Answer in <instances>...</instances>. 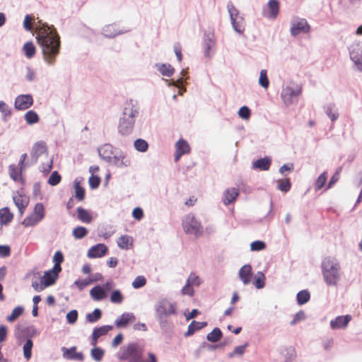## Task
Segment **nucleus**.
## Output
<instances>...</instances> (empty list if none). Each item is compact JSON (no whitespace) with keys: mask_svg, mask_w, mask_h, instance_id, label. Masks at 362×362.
Returning a JSON list of instances; mask_svg holds the SVG:
<instances>
[{"mask_svg":"<svg viewBox=\"0 0 362 362\" xmlns=\"http://www.w3.org/2000/svg\"><path fill=\"white\" fill-rule=\"evenodd\" d=\"M46 27L39 29L36 38L42 49L44 60L49 65H52L59 52V36L54 28Z\"/></svg>","mask_w":362,"mask_h":362,"instance_id":"1","label":"nucleus"},{"mask_svg":"<svg viewBox=\"0 0 362 362\" xmlns=\"http://www.w3.org/2000/svg\"><path fill=\"white\" fill-rule=\"evenodd\" d=\"M155 315L162 329H167L173 325L170 317L177 313V303L167 298L158 300L154 306Z\"/></svg>","mask_w":362,"mask_h":362,"instance_id":"2","label":"nucleus"},{"mask_svg":"<svg viewBox=\"0 0 362 362\" xmlns=\"http://www.w3.org/2000/svg\"><path fill=\"white\" fill-rule=\"evenodd\" d=\"M139 113V107L136 101L129 100L124 103L122 116L118 125V131L122 135H129L132 133Z\"/></svg>","mask_w":362,"mask_h":362,"instance_id":"3","label":"nucleus"},{"mask_svg":"<svg viewBox=\"0 0 362 362\" xmlns=\"http://www.w3.org/2000/svg\"><path fill=\"white\" fill-rule=\"evenodd\" d=\"M321 268L325 283L328 286H336L340 279L339 261L334 257H327L322 260Z\"/></svg>","mask_w":362,"mask_h":362,"instance_id":"4","label":"nucleus"},{"mask_svg":"<svg viewBox=\"0 0 362 362\" xmlns=\"http://www.w3.org/2000/svg\"><path fill=\"white\" fill-rule=\"evenodd\" d=\"M144 349L136 343H130L120 349L119 359L127 362H146L144 358Z\"/></svg>","mask_w":362,"mask_h":362,"instance_id":"5","label":"nucleus"},{"mask_svg":"<svg viewBox=\"0 0 362 362\" xmlns=\"http://www.w3.org/2000/svg\"><path fill=\"white\" fill-rule=\"evenodd\" d=\"M182 226L184 231L187 234L199 237L203 233L200 223L196 220L194 216L192 214H189L185 216L182 220Z\"/></svg>","mask_w":362,"mask_h":362,"instance_id":"6","label":"nucleus"},{"mask_svg":"<svg viewBox=\"0 0 362 362\" xmlns=\"http://www.w3.org/2000/svg\"><path fill=\"white\" fill-rule=\"evenodd\" d=\"M45 217V208L42 203H37L34 207L33 212L24 218L22 222L25 227H30L37 225Z\"/></svg>","mask_w":362,"mask_h":362,"instance_id":"7","label":"nucleus"},{"mask_svg":"<svg viewBox=\"0 0 362 362\" xmlns=\"http://www.w3.org/2000/svg\"><path fill=\"white\" fill-rule=\"evenodd\" d=\"M302 91L301 86H296V87L286 86L283 88L281 91V98L286 105H290L295 102H297L298 97L300 95Z\"/></svg>","mask_w":362,"mask_h":362,"instance_id":"8","label":"nucleus"},{"mask_svg":"<svg viewBox=\"0 0 362 362\" xmlns=\"http://www.w3.org/2000/svg\"><path fill=\"white\" fill-rule=\"evenodd\" d=\"M349 54L356 69L362 72V43L356 42L353 44L351 46Z\"/></svg>","mask_w":362,"mask_h":362,"instance_id":"9","label":"nucleus"},{"mask_svg":"<svg viewBox=\"0 0 362 362\" xmlns=\"http://www.w3.org/2000/svg\"><path fill=\"white\" fill-rule=\"evenodd\" d=\"M45 153L47 155L46 143L43 141L36 142L33 145L30 153L31 164L36 163L38 158Z\"/></svg>","mask_w":362,"mask_h":362,"instance_id":"10","label":"nucleus"},{"mask_svg":"<svg viewBox=\"0 0 362 362\" xmlns=\"http://www.w3.org/2000/svg\"><path fill=\"white\" fill-rule=\"evenodd\" d=\"M309 30L310 25L304 18L298 19L292 23L291 33L293 36H296L300 33H307Z\"/></svg>","mask_w":362,"mask_h":362,"instance_id":"11","label":"nucleus"},{"mask_svg":"<svg viewBox=\"0 0 362 362\" xmlns=\"http://www.w3.org/2000/svg\"><path fill=\"white\" fill-rule=\"evenodd\" d=\"M33 104V98L31 95H20L15 100V107L17 110H24L30 107Z\"/></svg>","mask_w":362,"mask_h":362,"instance_id":"12","label":"nucleus"},{"mask_svg":"<svg viewBox=\"0 0 362 362\" xmlns=\"http://www.w3.org/2000/svg\"><path fill=\"white\" fill-rule=\"evenodd\" d=\"M204 55L206 57H210V49L211 47L215 45V37L214 31L209 30L207 32H204Z\"/></svg>","mask_w":362,"mask_h":362,"instance_id":"13","label":"nucleus"},{"mask_svg":"<svg viewBox=\"0 0 362 362\" xmlns=\"http://www.w3.org/2000/svg\"><path fill=\"white\" fill-rule=\"evenodd\" d=\"M351 320V317L349 315L338 316L330 322V327L332 329H344L346 327Z\"/></svg>","mask_w":362,"mask_h":362,"instance_id":"14","label":"nucleus"},{"mask_svg":"<svg viewBox=\"0 0 362 362\" xmlns=\"http://www.w3.org/2000/svg\"><path fill=\"white\" fill-rule=\"evenodd\" d=\"M107 247L102 243L97 244L91 247L88 251V257L89 258L101 257L105 255Z\"/></svg>","mask_w":362,"mask_h":362,"instance_id":"15","label":"nucleus"},{"mask_svg":"<svg viewBox=\"0 0 362 362\" xmlns=\"http://www.w3.org/2000/svg\"><path fill=\"white\" fill-rule=\"evenodd\" d=\"M76 347L73 346L69 349L63 347L62 351H63L64 358L69 360H75L82 361L83 360V355L81 352H76Z\"/></svg>","mask_w":362,"mask_h":362,"instance_id":"16","label":"nucleus"},{"mask_svg":"<svg viewBox=\"0 0 362 362\" xmlns=\"http://www.w3.org/2000/svg\"><path fill=\"white\" fill-rule=\"evenodd\" d=\"M240 280L244 285H247L250 283L252 276V267L250 264H245L243 266L238 273Z\"/></svg>","mask_w":362,"mask_h":362,"instance_id":"17","label":"nucleus"},{"mask_svg":"<svg viewBox=\"0 0 362 362\" xmlns=\"http://www.w3.org/2000/svg\"><path fill=\"white\" fill-rule=\"evenodd\" d=\"M13 199L15 205L18 209L20 215L22 216L24 213L25 209L28 205V198L25 195L18 194L13 197Z\"/></svg>","mask_w":362,"mask_h":362,"instance_id":"18","label":"nucleus"},{"mask_svg":"<svg viewBox=\"0 0 362 362\" xmlns=\"http://www.w3.org/2000/svg\"><path fill=\"white\" fill-rule=\"evenodd\" d=\"M112 148L113 147L110 144H104L100 146L98 148L99 156L103 160L107 163L111 162L113 157Z\"/></svg>","mask_w":362,"mask_h":362,"instance_id":"19","label":"nucleus"},{"mask_svg":"<svg viewBox=\"0 0 362 362\" xmlns=\"http://www.w3.org/2000/svg\"><path fill=\"white\" fill-rule=\"evenodd\" d=\"M239 194L238 189L233 187L227 189L223 193V202L225 205H228L232 203Z\"/></svg>","mask_w":362,"mask_h":362,"instance_id":"20","label":"nucleus"},{"mask_svg":"<svg viewBox=\"0 0 362 362\" xmlns=\"http://www.w3.org/2000/svg\"><path fill=\"white\" fill-rule=\"evenodd\" d=\"M207 325L206 322H197L193 320L188 326L187 331L185 333V337L192 336L196 331H198Z\"/></svg>","mask_w":362,"mask_h":362,"instance_id":"21","label":"nucleus"},{"mask_svg":"<svg viewBox=\"0 0 362 362\" xmlns=\"http://www.w3.org/2000/svg\"><path fill=\"white\" fill-rule=\"evenodd\" d=\"M109 163L117 167H127L130 165V160L122 153L118 156H113L112 160Z\"/></svg>","mask_w":362,"mask_h":362,"instance_id":"22","label":"nucleus"},{"mask_svg":"<svg viewBox=\"0 0 362 362\" xmlns=\"http://www.w3.org/2000/svg\"><path fill=\"white\" fill-rule=\"evenodd\" d=\"M132 320H135V317L133 313H123L115 320V325L117 327H124Z\"/></svg>","mask_w":362,"mask_h":362,"instance_id":"23","label":"nucleus"},{"mask_svg":"<svg viewBox=\"0 0 362 362\" xmlns=\"http://www.w3.org/2000/svg\"><path fill=\"white\" fill-rule=\"evenodd\" d=\"M90 295L91 298L96 301L104 299L107 296L105 290L100 286L93 287L90 291Z\"/></svg>","mask_w":362,"mask_h":362,"instance_id":"24","label":"nucleus"},{"mask_svg":"<svg viewBox=\"0 0 362 362\" xmlns=\"http://www.w3.org/2000/svg\"><path fill=\"white\" fill-rule=\"evenodd\" d=\"M271 165V160L268 157H264L257 160L253 163L252 167L255 169H260L261 170H268Z\"/></svg>","mask_w":362,"mask_h":362,"instance_id":"25","label":"nucleus"},{"mask_svg":"<svg viewBox=\"0 0 362 362\" xmlns=\"http://www.w3.org/2000/svg\"><path fill=\"white\" fill-rule=\"evenodd\" d=\"M13 218V215L9 211L8 207L0 209V223L1 225H7Z\"/></svg>","mask_w":362,"mask_h":362,"instance_id":"26","label":"nucleus"},{"mask_svg":"<svg viewBox=\"0 0 362 362\" xmlns=\"http://www.w3.org/2000/svg\"><path fill=\"white\" fill-rule=\"evenodd\" d=\"M57 279V274H52V272L50 270L45 272V274L42 277V280L47 287L54 284Z\"/></svg>","mask_w":362,"mask_h":362,"instance_id":"27","label":"nucleus"},{"mask_svg":"<svg viewBox=\"0 0 362 362\" xmlns=\"http://www.w3.org/2000/svg\"><path fill=\"white\" fill-rule=\"evenodd\" d=\"M75 197L78 201L82 202L85 199V189L80 185V182L77 180H74Z\"/></svg>","mask_w":362,"mask_h":362,"instance_id":"28","label":"nucleus"},{"mask_svg":"<svg viewBox=\"0 0 362 362\" xmlns=\"http://www.w3.org/2000/svg\"><path fill=\"white\" fill-rule=\"evenodd\" d=\"M78 218L80 221L83 223H90L92 221V216L90 214L83 208H77Z\"/></svg>","mask_w":362,"mask_h":362,"instance_id":"29","label":"nucleus"},{"mask_svg":"<svg viewBox=\"0 0 362 362\" xmlns=\"http://www.w3.org/2000/svg\"><path fill=\"white\" fill-rule=\"evenodd\" d=\"M103 35L107 37H114L120 33L116 29V25H107L103 29Z\"/></svg>","mask_w":362,"mask_h":362,"instance_id":"30","label":"nucleus"},{"mask_svg":"<svg viewBox=\"0 0 362 362\" xmlns=\"http://www.w3.org/2000/svg\"><path fill=\"white\" fill-rule=\"evenodd\" d=\"M222 332L218 327H215L206 336V339L211 342H217L222 337Z\"/></svg>","mask_w":362,"mask_h":362,"instance_id":"31","label":"nucleus"},{"mask_svg":"<svg viewBox=\"0 0 362 362\" xmlns=\"http://www.w3.org/2000/svg\"><path fill=\"white\" fill-rule=\"evenodd\" d=\"M117 245L122 249H128L129 245H132V238L127 235H122L117 240Z\"/></svg>","mask_w":362,"mask_h":362,"instance_id":"32","label":"nucleus"},{"mask_svg":"<svg viewBox=\"0 0 362 362\" xmlns=\"http://www.w3.org/2000/svg\"><path fill=\"white\" fill-rule=\"evenodd\" d=\"M266 276L262 272H258L255 276L254 285L257 289H261L265 286Z\"/></svg>","mask_w":362,"mask_h":362,"instance_id":"33","label":"nucleus"},{"mask_svg":"<svg viewBox=\"0 0 362 362\" xmlns=\"http://www.w3.org/2000/svg\"><path fill=\"white\" fill-rule=\"evenodd\" d=\"M268 7L270 11L269 16L271 18H276L279 13V4L277 0H269L268 2Z\"/></svg>","mask_w":362,"mask_h":362,"instance_id":"34","label":"nucleus"},{"mask_svg":"<svg viewBox=\"0 0 362 362\" xmlns=\"http://www.w3.org/2000/svg\"><path fill=\"white\" fill-rule=\"evenodd\" d=\"M234 30L238 33H243L244 31V23L242 17L230 20Z\"/></svg>","mask_w":362,"mask_h":362,"instance_id":"35","label":"nucleus"},{"mask_svg":"<svg viewBox=\"0 0 362 362\" xmlns=\"http://www.w3.org/2000/svg\"><path fill=\"white\" fill-rule=\"evenodd\" d=\"M325 112L332 122L337 120L339 117V114L335 108V105L333 103H331L326 107Z\"/></svg>","mask_w":362,"mask_h":362,"instance_id":"36","label":"nucleus"},{"mask_svg":"<svg viewBox=\"0 0 362 362\" xmlns=\"http://www.w3.org/2000/svg\"><path fill=\"white\" fill-rule=\"evenodd\" d=\"M23 49L25 57L28 59L33 57L35 54V47L32 42H26L23 45Z\"/></svg>","mask_w":362,"mask_h":362,"instance_id":"37","label":"nucleus"},{"mask_svg":"<svg viewBox=\"0 0 362 362\" xmlns=\"http://www.w3.org/2000/svg\"><path fill=\"white\" fill-rule=\"evenodd\" d=\"M25 119L26 122L30 125L37 123L40 118L35 111L29 110L25 115Z\"/></svg>","mask_w":362,"mask_h":362,"instance_id":"38","label":"nucleus"},{"mask_svg":"<svg viewBox=\"0 0 362 362\" xmlns=\"http://www.w3.org/2000/svg\"><path fill=\"white\" fill-rule=\"evenodd\" d=\"M102 312L99 308H95L91 313L86 315V320L88 322L94 323L101 318Z\"/></svg>","mask_w":362,"mask_h":362,"instance_id":"39","label":"nucleus"},{"mask_svg":"<svg viewBox=\"0 0 362 362\" xmlns=\"http://www.w3.org/2000/svg\"><path fill=\"white\" fill-rule=\"evenodd\" d=\"M88 234V230L83 226H77L73 229L72 235L75 239H82Z\"/></svg>","mask_w":362,"mask_h":362,"instance_id":"40","label":"nucleus"},{"mask_svg":"<svg viewBox=\"0 0 362 362\" xmlns=\"http://www.w3.org/2000/svg\"><path fill=\"white\" fill-rule=\"evenodd\" d=\"M310 298V293L307 290H303L298 293L296 298L299 305H303L307 303Z\"/></svg>","mask_w":362,"mask_h":362,"instance_id":"41","label":"nucleus"},{"mask_svg":"<svg viewBox=\"0 0 362 362\" xmlns=\"http://www.w3.org/2000/svg\"><path fill=\"white\" fill-rule=\"evenodd\" d=\"M33 346V341L30 339H28L23 346V356L27 360L31 358Z\"/></svg>","mask_w":362,"mask_h":362,"instance_id":"42","label":"nucleus"},{"mask_svg":"<svg viewBox=\"0 0 362 362\" xmlns=\"http://www.w3.org/2000/svg\"><path fill=\"white\" fill-rule=\"evenodd\" d=\"M249 346V344L247 342H245L244 344L241 346H235L233 351L228 354L229 358H233L235 356H241L244 354L245 351V349Z\"/></svg>","mask_w":362,"mask_h":362,"instance_id":"43","label":"nucleus"},{"mask_svg":"<svg viewBox=\"0 0 362 362\" xmlns=\"http://www.w3.org/2000/svg\"><path fill=\"white\" fill-rule=\"evenodd\" d=\"M158 70L162 74V75L168 77L171 76L175 71L174 68L171 65L165 64H161Z\"/></svg>","mask_w":362,"mask_h":362,"instance_id":"44","label":"nucleus"},{"mask_svg":"<svg viewBox=\"0 0 362 362\" xmlns=\"http://www.w3.org/2000/svg\"><path fill=\"white\" fill-rule=\"evenodd\" d=\"M104 354H105V351L99 348V347H95L93 349H91L90 351V355L92 356V358L95 361H100L104 356Z\"/></svg>","mask_w":362,"mask_h":362,"instance_id":"45","label":"nucleus"},{"mask_svg":"<svg viewBox=\"0 0 362 362\" xmlns=\"http://www.w3.org/2000/svg\"><path fill=\"white\" fill-rule=\"evenodd\" d=\"M23 313V308L21 306L16 307L10 315L7 317V320L8 322H13L18 317H20Z\"/></svg>","mask_w":362,"mask_h":362,"instance_id":"46","label":"nucleus"},{"mask_svg":"<svg viewBox=\"0 0 362 362\" xmlns=\"http://www.w3.org/2000/svg\"><path fill=\"white\" fill-rule=\"evenodd\" d=\"M266 69H262L259 78V83L264 88H267L269 85Z\"/></svg>","mask_w":362,"mask_h":362,"instance_id":"47","label":"nucleus"},{"mask_svg":"<svg viewBox=\"0 0 362 362\" xmlns=\"http://www.w3.org/2000/svg\"><path fill=\"white\" fill-rule=\"evenodd\" d=\"M112 329L111 325H104L100 327H96L93 329V333L98 337L106 334L109 331Z\"/></svg>","mask_w":362,"mask_h":362,"instance_id":"48","label":"nucleus"},{"mask_svg":"<svg viewBox=\"0 0 362 362\" xmlns=\"http://www.w3.org/2000/svg\"><path fill=\"white\" fill-rule=\"evenodd\" d=\"M176 151L180 152L183 151V154L187 153L189 151V146L186 141L180 139L176 143Z\"/></svg>","mask_w":362,"mask_h":362,"instance_id":"49","label":"nucleus"},{"mask_svg":"<svg viewBox=\"0 0 362 362\" xmlns=\"http://www.w3.org/2000/svg\"><path fill=\"white\" fill-rule=\"evenodd\" d=\"M278 182L277 189L280 191L287 192L290 190L291 185L289 179L280 180Z\"/></svg>","mask_w":362,"mask_h":362,"instance_id":"50","label":"nucleus"},{"mask_svg":"<svg viewBox=\"0 0 362 362\" xmlns=\"http://www.w3.org/2000/svg\"><path fill=\"white\" fill-rule=\"evenodd\" d=\"M327 179V175L326 172L322 173L318 177V178L316 180L315 185V188L316 191L320 190V189H322L324 187L325 184L326 183Z\"/></svg>","mask_w":362,"mask_h":362,"instance_id":"51","label":"nucleus"},{"mask_svg":"<svg viewBox=\"0 0 362 362\" xmlns=\"http://www.w3.org/2000/svg\"><path fill=\"white\" fill-rule=\"evenodd\" d=\"M148 143L141 139H138L134 141L135 148L140 152H145L148 149Z\"/></svg>","mask_w":362,"mask_h":362,"instance_id":"52","label":"nucleus"},{"mask_svg":"<svg viewBox=\"0 0 362 362\" xmlns=\"http://www.w3.org/2000/svg\"><path fill=\"white\" fill-rule=\"evenodd\" d=\"M61 181V175L57 171H54L48 179V184L52 186L58 185Z\"/></svg>","mask_w":362,"mask_h":362,"instance_id":"53","label":"nucleus"},{"mask_svg":"<svg viewBox=\"0 0 362 362\" xmlns=\"http://www.w3.org/2000/svg\"><path fill=\"white\" fill-rule=\"evenodd\" d=\"M10 177L16 182L21 179V175L18 172L17 167L15 165H11L8 167Z\"/></svg>","mask_w":362,"mask_h":362,"instance_id":"54","label":"nucleus"},{"mask_svg":"<svg viewBox=\"0 0 362 362\" xmlns=\"http://www.w3.org/2000/svg\"><path fill=\"white\" fill-rule=\"evenodd\" d=\"M110 300L113 303H121L123 300V296L119 290H115L111 294Z\"/></svg>","mask_w":362,"mask_h":362,"instance_id":"55","label":"nucleus"},{"mask_svg":"<svg viewBox=\"0 0 362 362\" xmlns=\"http://www.w3.org/2000/svg\"><path fill=\"white\" fill-rule=\"evenodd\" d=\"M266 248V244L263 241L256 240L250 244L252 251H260Z\"/></svg>","mask_w":362,"mask_h":362,"instance_id":"56","label":"nucleus"},{"mask_svg":"<svg viewBox=\"0 0 362 362\" xmlns=\"http://www.w3.org/2000/svg\"><path fill=\"white\" fill-rule=\"evenodd\" d=\"M227 8H228V13L230 14V20H233L235 18H240L238 11L231 3L228 4Z\"/></svg>","mask_w":362,"mask_h":362,"instance_id":"57","label":"nucleus"},{"mask_svg":"<svg viewBox=\"0 0 362 362\" xmlns=\"http://www.w3.org/2000/svg\"><path fill=\"white\" fill-rule=\"evenodd\" d=\"M146 283V279L143 276H138L132 282V286L134 288H139L144 286Z\"/></svg>","mask_w":362,"mask_h":362,"instance_id":"58","label":"nucleus"},{"mask_svg":"<svg viewBox=\"0 0 362 362\" xmlns=\"http://www.w3.org/2000/svg\"><path fill=\"white\" fill-rule=\"evenodd\" d=\"M93 281L90 279H86L83 280H76L74 282V285H76L80 291L83 290L87 286L91 284Z\"/></svg>","mask_w":362,"mask_h":362,"instance_id":"59","label":"nucleus"},{"mask_svg":"<svg viewBox=\"0 0 362 362\" xmlns=\"http://www.w3.org/2000/svg\"><path fill=\"white\" fill-rule=\"evenodd\" d=\"M78 319V312L72 310L66 314V320L69 324H74Z\"/></svg>","mask_w":362,"mask_h":362,"instance_id":"60","label":"nucleus"},{"mask_svg":"<svg viewBox=\"0 0 362 362\" xmlns=\"http://www.w3.org/2000/svg\"><path fill=\"white\" fill-rule=\"evenodd\" d=\"M53 161L52 159L49 158L47 161V164H42L39 169L41 172L44 173L45 174H48L52 168Z\"/></svg>","mask_w":362,"mask_h":362,"instance_id":"61","label":"nucleus"},{"mask_svg":"<svg viewBox=\"0 0 362 362\" xmlns=\"http://www.w3.org/2000/svg\"><path fill=\"white\" fill-rule=\"evenodd\" d=\"M250 110L247 106H243L238 111L239 116L245 119H247L250 117Z\"/></svg>","mask_w":362,"mask_h":362,"instance_id":"62","label":"nucleus"},{"mask_svg":"<svg viewBox=\"0 0 362 362\" xmlns=\"http://www.w3.org/2000/svg\"><path fill=\"white\" fill-rule=\"evenodd\" d=\"M305 313L303 310H300L294 315V317H293V320L291 321L290 325H294L298 322L305 320Z\"/></svg>","mask_w":362,"mask_h":362,"instance_id":"63","label":"nucleus"},{"mask_svg":"<svg viewBox=\"0 0 362 362\" xmlns=\"http://www.w3.org/2000/svg\"><path fill=\"white\" fill-rule=\"evenodd\" d=\"M88 182L91 189H95L99 186L100 183V178L93 175L90 177Z\"/></svg>","mask_w":362,"mask_h":362,"instance_id":"64","label":"nucleus"}]
</instances>
